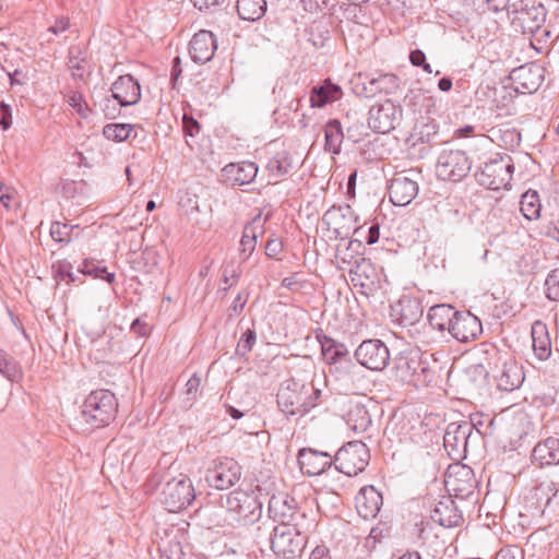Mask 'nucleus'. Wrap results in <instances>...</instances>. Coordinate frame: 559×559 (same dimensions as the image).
<instances>
[{"label":"nucleus","mask_w":559,"mask_h":559,"mask_svg":"<svg viewBox=\"0 0 559 559\" xmlns=\"http://www.w3.org/2000/svg\"><path fill=\"white\" fill-rule=\"evenodd\" d=\"M441 369L433 354H424L419 349H405L393 358L394 377L415 388L436 383Z\"/></svg>","instance_id":"obj_1"},{"label":"nucleus","mask_w":559,"mask_h":559,"mask_svg":"<svg viewBox=\"0 0 559 559\" xmlns=\"http://www.w3.org/2000/svg\"><path fill=\"white\" fill-rule=\"evenodd\" d=\"M219 504L226 509V518L215 521V526L247 527L262 516V502L253 490L235 489L221 496Z\"/></svg>","instance_id":"obj_2"},{"label":"nucleus","mask_w":559,"mask_h":559,"mask_svg":"<svg viewBox=\"0 0 559 559\" xmlns=\"http://www.w3.org/2000/svg\"><path fill=\"white\" fill-rule=\"evenodd\" d=\"M307 531L294 525H275L272 528L264 522L257 527V539H265L276 556L290 559L299 556L307 544Z\"/></svg>","instance_id":"obj_3"},{"label":"nucleus","mask_w":559,"mask_h":559,"mask_svg":"<svg viewBox=\"0 0 559 559\" xmlns=\"http://www.w3.org/2000/svg\"><path fill=\"white\" fill-rule=\"evenodd\" d=\"M118 413L116 395L106 389L92 391L84 400L81 417L92 428L109 426Z\"/></svg>","instance_id":"obj_4"},{"label":"nucleus","mask_w":559,"mask_h":559,"mask_svg":"<svg viewBox=\"0 0 559 559\" xmlns=\"http://www.w3.org/2000/svg\"><path fill=\"white\" fill-rule=\"evenodd\" d=\"M514 164L506 153H492L481 165L477 166L474 178L486 189L499 190L507 188L512 180Z\"/></svg>","instance_id":"obj_5"},{"label":"nucleus","mask_w":559,"mask_h":559,"mask_svg":"<svg viewBox=\"0 0 559 559\" xmlns=\"http://www.w3.org/2000/svg\"><path fill=\"white\" fill-rule=\"evenodd\" d=\"M269 516L278 525H294L298 528H310L313 520L298 508L294 497L285 493L273 495L269 500Z\"/></svg>","instance_id":"obj_6"},{"label":"nucleus","mask_w":559,"mask_h":559,"mask_svg":"<svg viewBox=\"0 0 559 559\" xmlns=\"http://www.w3.org/2000/svg\"><path fill=\"white\" fill-rule=\"evenodd\" d=\"M370 461V452L362 441H349L334 455V467L346 476H356L364 472Z\"/></svg>","instance_id":"obj_7"},{"label":"nucleus","mask_w":559,"mask_h":559,"mask_svg":"<svg viewBox=\"0 0 559 559\" xmlns=\"http://www.w3.org/2000/svg\"><path fill=\"white\" fill-rule=\"evenodd\" d=\"M401 79L391 72L358 73L353 91L359 97L372 98L379 94L391 95L400 88Z\"/></svg>","instance_id":"obj_8"},{"label":"nucleus","mask_w":559,"mask_h":559,"mask_svg":"<svg viewBox=\"0 0 559 559\" xmlns=\"http://www.w3.org/2000/svg\"><path fill=\"white\" fill-rule=\"evenodd\" d=\"M309 388L307 382L295 377L285 380L276 394L278 409L289 418L290 416H305L306 394Z\"/></svg>","instance_id":"obj_9"},{"label":"nucleus","mask_w":559,"mask_h":559,"mask_svg":"<svg viewBox=\"0 0 559 559\" xmlns=\"http://www.w3.org/2000/svg\"><path fill=\"white\" fill-rule=\"evenodd\" d=\"M195 499L192 481L186 475L168 480L162 491L160 501L169 512H179Z\"/></svg>","instance_id":"obj_10"},{"label":"nucleus","mask_w":559,"mask_h":559,"mask_svg":"<svg viewBox=\"0 0 559 559\" xmlns=\"http://www.w3.org/2000/svg\"><path fill=\"white\" fill-rule=\"evenodd\" d=\"M420 178L416 169L395 173L388 186L390 201L396 206L408 205L418 194Z\"/></svg>","instance_id":"obj_11"},{"label":"nucleus","mask_w":559,"mask_h":559,"mask_svg":"<svg viewBox=\"0 0 559 559\" xmlns=\"http://www.w3.org/2000/svg\"><path fill=\"white\" fill-rule=\"evenodd\" d=\"M354 357L360 366L371 371L384 370L391 359L388 346L379 338L362 341L356 348Z\"/></svg>","instance_id":"obj_12"},{"label":"nucleus","mask_w":559,"mask_h":559,"mask_svg":"<svg viewBox=\"0 0 559 559\" xmlns=\"http://www.w3.org/2000/svg\"><path fill=\"white\" fill-rule=\"evenodd\" d=\"M468 157L461 150H443L438 156L437 175L443 180L461 181L471 171Z\"/></svg>","instance_id":"obj_13"},{"label":"nucleus","mask_w":559,"mask_h":559,"mask_svg":"<svg viewBox=\"0 0 559 559\" xmlns=\"http://www.w3.org/2000/svg\"><path fill=\"white\" fill-rule=\"evenodd\" d=\"M242 467L231 457H222L209 469L205 480L210 487L226 490L235 486L241 478Z\"/></svg>","instance_id":"obj_14"},{"label":"nucleus","mask_w":559,"mask_h":559,"mask_svg":"<svg viewBox=\"0 0 559 559\" xmlns=\"http://www.w3.org/2000/svg\"><path fill=\"white\" fill-rule=\"evenodd\" d=\"M402 112L401 105L391 99H385L383 103L370 107L368 126L377 133H389L401 120Z\"/></svg>","instance_id":"obj_15"},{"label":"nucleus","mask_w":559,"mask_h":559,"mask_svg":"<svg viewBox=\"0 0 559 559\" xmlns=\"http://www.w3.org/2000/svg\"><path fill=\"white\" fill-rule=\"evenodd\" d=\"M514 21L521 26L523 34L535 33L539 26H544L547 10L542 3L520 0L511 4Z\"/></svg>","instance_id":"obj_16"},{"label":"nucleus","mask_w":559,"mask_h":559,"mask_svg":"<svg viewBox=\"0 0 559 559\" xmlns=\"http://www.w3.org/2000/svg\"><path fill=\"white\" fill-rule=\"evenodd\" d=\"M297 463L302 475L314 477L334 466V456L326 451L301 448L297 453Z\"/></svg>","instance_id":"obj_17"},{"label":"nucleus","mask_w":559,"mask_h":559,"mask_svg":"<svg viewBox=\"0 0 559 559\" xmlns=\"http://www.w3.org/2000/svg\"><path fill=\"white\" fill-rule=\"evenodd\" d=\"M357 221L349 205H333L322 216V224L328 230H333L336 238H347L354 229L353 223Z\"/></svg>","instance_id":"obj_18"},{"label":"nucleus","mask_w":559,"mask_h":559,"mask_svg":"<svg viewBox=\"0 0 559 559\" xmlns=\"http://www.w3.org/2000/svg\"><path fill=\"white\" fill-rule=\"evenodd\" d=\"M545 69L536 63H526L510 73V80L514 85V91L518 94H533L535 93L544 81Z\"/></svg>","instance_id":"obj_19"},{"label":"nucleus","mask_w":559,"mask_h":559,"mask_svg":"<svg viewBox=\"0 0 559 559\" xmlns=\"http://www.w3.org/2000/svg\"><path fill=\"white\" fill-rule=\"evenodd\" d=\"M449 333L460 343L475 341L483 333L481 321L469 311L457 310Z\"/></svg>","instance_id":"obj_20"},{"label":"nucleus","mask_w":559,"mask_h":559,"mask_svg":"<svg viewBox=\"0 0 559 559\" xmlns=\"http://www.w3.org/2000/svg\"><path fill=\"white\" fill-rule=\"evenodd\" d=\"M111 97L120 107H128L141 100V85L131 74H123L111 84Z\"/></svg>","instance_id":"obj_21"},{"label":"nucleus","mask_w":559,"mask_h":559,"mask_svg":"<svg viewBox=\"0 0 559 559\" xmlns=\"http://www.w3.org/2000/svg\"><path fill=\"white\" fill-rule=\"evenodd\" d=\"M259 167L255 163L243 160L229 163L221 170L222 181L230 187L250 185L255 179Z\"/></svg>","instance_id":"obj_22"},{"label":"nucleus","mask_w":559,"mask_h":559,"mask_svg":"<svg viewBox=\"0 0 559 559\" xmlns=\"http://www.w3.org/2000/svg\"><path fill=\"white\" fill-rule=\"evenodd\" d=\"M216 50L217 38L211 31H199L189 43V55L195 63L204 64L211 61Z\"/></svg>","instance_id":"obj_23"},{"label":"nucleus","mask_w":559,"mask_h":559,"mask_svg":"<svg viewBox=\"0 0 559 559\" xmlns=\"http://www.w3.org/2000/svg\"><path fill=\"white\" fill-rule=\"evenodd\" d=\"M382 504V493L372 485L361 487L355 497L356 510L365 520L374 519Z\"/></svg>","instance_id":"obj_24"},{"label":"nucleus","mask_w":559,"mask_h":559,"mask_svg":"<svg viewBox=\"0 0 559 559\" xmlns=\"http://www.w3.org/2000/svg\"><path fill=\"white\" fill-rule=\"evenodd\" d=\"M466 421L450 423L443 436L444 448L455 461L465 459L464 440L469 435L466 433Z\"/></svg>","instance_id":"obj_25"},{"label":"nucleus","mask_w":559,"mask_h":559,"mask_svg":"<svg viewBox=\"0 0 559 559\" xmlns=\"http://www.w3.org/2000/svg\"><path fill=\"white\" fill-rule=\"evenodd\" d=\"M343 97L342 87L331 79H325L312 86L309 92V102L312 108H323Z\"/></svg>","instance_id":"obj_26"},{"label":"nucleus","mask_w":559,"mask_h":559,"mask_svg":"<svg viewBox=\"0 0 559 559\" xmlns=\"http://www.w3.org/2000/svg\"><path fill=\"white\" fill-rule=\"evenodd\" d=\"M500 391L512 392L520 388L525 379L523 367L514 359L504 360L495 376Z\"/></svg>","instance_id":"obj_27"},{"label":"nucleus","mask_w":559,"mask_h":559,"mask_svg":"<svg viewBox=\"0 0 559 559\" xmlns=\"http://www.w3.org/2000/svg\"><path fill=\"white\" fill-rule=\"evenodd\" d=\"M430 518L433 522L443 527L457 526L463 520L462 513L459 511L451 496H444L436 503L430 512Z\"/></svg>","instance_id":"obj_28"},{"label":"nucleus","mask_w":559,"mask_h":559,"mask_svg":"<svg viewBox=\"0 0 559 559\" xmlns=\"http://www.w3.org/2000/svg\"><path fill=\"white\" fill-rule=\"evenodd\" d=\"M317 338L321 346V354L326 364L334 365L344 361L354 367L349 350L344 343L326 334H317Z\"/></svg>","instance_id":"obj_29"},{"label":"nucleus","mask_w":559,"mask_h":559,"mask_svg":"<svg viewBox=\"0 0 559 559\" xmlns=\"http://www.w3.org/2000/svg\"><path fill=\"white\" fill-rule=\"evenodd\" d=\"M532 462L539 467L559 464V438L548 437L539 441L532 451Z\"/></svg>","instance_id":"obj_30"},{"label":"nucleus","mask_w":559,"mask_h":559,"mask_svg":"<svg viewBox=\"0 0 559 559\" xmlns=\"http://www.w3.org/2000/svg\"><path fill=\"white\" fill-rule=\"evenodd\" d=\"M391 316L395 317L401 325H413L423 316V309L418 300L403 297L391 307Z\"/></svg>","instance_id":"obj_31"},{"label":"nucleus","mask_w":559,"mask_h":559,"mask_svg":"<svg viewBox=\"0 0 559 559\" xmlns=\"http://www.w3.org/2000/svg\"><path fill=\"white\" fill-rule=\"evenodd\" d=\"M557 493L558 488L554 481L540 483L533 487L526 497L527 506L534 508L537 513L544 514Z\"/></svg>","instance_id":"obj_32"},{"label":"nucleus","mask_w":559,"mask_h":559,"mask_svg":"<svg viewBox=\"0 0 559 559\" xmlns=\"http://www.w3.org/2000/svg\"><path fill=\"white\" fill-rule=\"evenodd\" d=\"M354 286L371 289L377 282V271L370 259L359 257L355 265L348 269Z\"/></svg>","instance_id":"obj_33"},{"label":"nucleus","mask_w":559,"mask_h":559,"mask_svg":"<svg viewBox=\"0 0 559 559\" xmlns=\"http://www.w3.org/2000/svg\"><path fill=\"white\" fill-rule=\"evenodd\" d=\"M531 335L535 357L540 361L547 360L551 355V341L547 324L542 320H536L532 324Z\"/></svg>","instance_id":"obj_34"},{"label":"nucleus","mask_w":559,"mask_h":559,"mask_svg":"<svg viewBox=\"0 0 559 559\" xmlns=\"http://www.w3.org/2000/svg\"><path fill=\"white\" fill-rule=\"evenodd\" d=\"M293 168L294 163L289 151L282 150L275 152L265 165L270 178L267 183H277L283 177L288 175Z\"/></svg>","instance_id":"obj_35"},{"label":"nucleus","mask_w":559,"mask_h":559,"mask_svg":"<svg viewBox=\"0 0 559 559\" xmlns=\"http://www.w3.org/2000/svg\"><path fill=\"white\" fill-rule=\"evenodd\" d=\"M457 313V310L448 304H439L430 307L427 314V320L432 330L439 332H450L452 322Z\"/></svg>","instance_id":"obj_36"},{"label":"nucleus","mask_w":559,"mask_h":559,"mask_svg":"<svg viewBox=\"0 0 559 559\" xmlns=\"http://www.w3.org/2000/svg\"><path fill=\"white\" fill-rule=\"evenodd\" d=\"M263 228L259 215L245 225L240 238V258L242 261H247L254 252L258 237L263 234Z\"/></svg>","instance_id":"obj_37"},{"label":"nucleus","mask_w":559,"mask_h":559,"mask_svg":"<svg viewBox=\"0 0 559 559\" xmlns=\"http://www.w3.org/2000/svg\"><path fill=\"white\" fill-rule=\"evenodd\" d=\"M489 146V136L479 134L474 136L473 141L469 142L464 150H462L465 153V156L468 157L467 162L471 163V168L474 165L477 168L478 165H481L484 160L488 158V156L491 154L488 150Z\"/></svg>","instance_id":"obj_38"},{"label":"nucleus","mask_w":559,"mask_h":559,"mask_svg":"<svg viewBox=\"0 0 559 559\" xmlns=\"http://www.w3.org/2000/svg\"><path fill=\"white\" fill-rule=\"evenodd\" d=\"M2 210H5L7 215L2 212V219L5 218L7 224L13 225L15 219L23 215L21 198L16 190L11 187H5L2 183Z\"/></svg>","instance_id":"obj_39"},{"label":"nucleus","mask_w":559,"mask_h":559,"mask_svg":"<svg viewBox=\"0 0 559 559\" xmlns=\"http://www.w3.org/2000/svg\"><path fill=\"white\" fill-rule=\"evenodd\" d=\"M489 132L491 133L489 140L491 139L498 141L499 145L506 147L507 150H515L520 146L522 141L521 132L510 123L492 127Z\"/></svg>","instance_id":"obj_40"},{"label":"nucleus","mask_w":559,"mask_h":559,"mask_svg":"<svg viewBox=\"0 0 559 559\" xmlns=\"http://www.w3.org/2000/svg\"><path fill=\"white\" fill-rule=\"evenodd\" d=\"M237 13L243 21L255 22L267 11L266 0H237Z\"/></svg>","instance_id":"obj_41"},{"label":"nucleus","mask_w":559,"mask_h":559,"mask_svg":"<svg viewBox=\"0 0 559 559\" xmlns=\"http://www.w3.org/2000/svg\"><path fill=\"white\" fill-rule=\"evenodd\" d=\"M324 150L331 154H340L344 140L343 128L338 119H330L324 126Z\"/></svg>","instance_id":"obj_42"},{"label":"nucleus","mask_w":559,"mask_h":559,"mask_svg":"<svg viewBox=\"0 0 559 559\" xmlns=\"http://www.w3.org/2000/svg\"><path fill=\"white\" fill-rule=\"evenodd\" d=\"M346 423L352 430L364 432L372 421L368 409L364 405L356 404L348 411Z\"/></svg>","instance_id":"obj_43"},{"label":"nucleus","mask_w":559,"mask_h":559,"mask_svg":"<svg viewBox=\"0 0 559 559\" xmlns=\"http://www.w3.org/2000/svg\"><path fill=\"white\" fill-rule=\"evenodd\" d=\"M520 211L528 219H537L540 216L542 203L539 194L535 190H527L522 194L520 201Z\"/></svg>","instance_id":"obj_44"},{"label":"nucleus","mask_w":559,"mask_h":559,"mask_svg":"<svg viewBox=\"0 0 559 559\" xmlns=\"http://www.w3.org/2000/svg\"><path fill=\"white\" fill-rule=\"evenodd\" d=\"M331 39V29L329 23L324 21H316L309 28V41L316 48H323Z\"/></svg>","instance_id":"obj_45"},{"label":"nucleus","mask_w":559,"mask_h":559,"mask_svg":"<svg viewBox=\"0 0 559 559\" xmlns=\"http://www.w3.org/2000/svg\"><path fill=\"white\" fill-rule=\"evenodd\" d=\"M135 126L130 123H107L103 128V135L112 142H123L130 138Z\"/></svg>","instance_id":"obj_46"},{"label":"nucleus","mask_w":559,"mask_h":559,"mask_svg":"<svg viewBox=\"0 0 559 559\" xmlns=\"http://www.w3.org/2000/svg\"><path fill=\"white\" fill-rule=\"evenodd\" d=\"M75 228H79V226L55 221L50 225L49 234L51 239L62 248L71 242Z\"/></svg>","instance_id":"obj_47"},{"label":"nucleus","mask_w":559,"mask_h":559,"mask_svg":"<svg viewBox=\"0 0 559 559\" xmlns=\"http://www.w3.org/2000/svg\"><path fill=\"white\" fill-rule=\"evenodd\" d=\"M450 484L454 483H467V487H453V490L461 493L469 495L473 491V488L475 487V476L474 472L471 467L462 465L457 466V472L455 475H450Z\"/></svg>","instance_id":"obj_48"},{"label":"nucleus","mask_w":559,"mask_h":559,"mask_svg":"<svg viewBox=\"0 0 559 559\" xmlns=\"http://www.w3.org/2000/svg\"><path fill=\"white\" fill-rule=\"evenodd\" d=\"M158 551L164 559H185L181 543L177 536L173 539H163L158 543Z\"/></svg>","instance_id":"obj_49"},{"label":"nucleus","mask_w":559,"mask_h":559,"mask_svg":"<svg viewBox=\"0 0 559 559\" xmlns=\"http://www.w3.org/2000/svg\"><path fill=\"white\" fill-rule=\"evenodd\" d=\"M242 270L240 264L236 262H229L222 266V281L226 284V287L223 288L224 292H227L230 287L235 286L239 278L241 277Z\"/></svg>","instance_id":"obj_50"},{"label":"nucleus","mask_w":559,"mask_h":559,"mask_svg":"<svg viewBox=\"0 0 559 559\" xmlns=\"http://www.w3.org/2000/svg\"><path fill=\"white\" fill-rule=\"evenodd\" d=\"M2 376L11 383H19L23 378V371L17 361L2 356Z\"/></svg>","instance_id":"obj_51"},{"label":"nucleus","mask_w":559,"mask_h":559,"mask_svg":"<svg viewBox=\"0 0 559 559\" xmlns=\"http://www.w3.org/2000/svg\"><path fill=\"white\" fill-rule=\"evenodd\" d=\"M367 224L354 227L353 234L357 237L364 238L366 243L373 245L378 242L380 237V225L379 223H371L368 227Z\"/></svg>","instance_id":"obj_52"},{"label":"nucleus","mask_w":559,"mask_h":559,"mask_svg":"<svg viewBox=\"0 0 559 559\" xmlns=\"http://www.w3.org/2000/svg\"><path fill=\"white\" fill-rule=\"evenodd\" d=\"M257 341L254 329H247L240 336L235 354L239 357H246L252 350Z\"/></svg>","instance_id":"obj_53"},{"label":"nucleus","mask_w":559,"mask_h":559,"mask_svg":"<svg viewBox=\"0 0 559 559\" xmlns=\"http://www.w3.org/2000/svg\"><path fill=\"white\" fill-rule=\"evenodd\" d=\"M102 271H104L103 262L92 258L84 259L76 269V273L82 276H92L94 278H98Z\"/></svg>","instance_id":"obj_54"},{"label":"nucleus","mask_w":559,"mask_h":559,"mask_svg":"<svg viewBox=\"0 0 559 559\" xmlns=\"http://www.w3.org/2000/svg\"><path fill=\"white\" fill-rule=\"evenodd\" d=\"M545 295L551 301H559V269L548 273L545 280Z\"/></svg>","instance_id":"obj_55"},{"label":"nucleus","mask_w":559,"mask_h":559,"mask_svg":"<svg viewBox=\"0 0 559 559\" xmlns=\"http://www.w3.org/2000/svg\"><path fill=\"white\" fill-rule=\"evenodd\" d=\"M307 386L309 388V390H307L305 407L301 409L305 412V415L308 414L314 407L319 406L324 401L322 391L316 388L312 381L307 382Z\"/></svg>","instance_id":"obj_56"},{"label":"nucleus","mask_w":559,"mask_h":559,"mask_svg":"<svg viewBox=\"0 0 559 559\" xmlns=\"http://www.w3.org/2000/svg\"><path fill=\"white\" fill-rule=\"evenodd\" d=\"M466 426H467L466 433H469V435L464 440L465 441V445H464L465 456L467 455L471 448L476 449L480 444V442L485 436L491 435V431H488V429H485L484 432L475 431L474 424L466 421Z\"/></svg>","instance_id":"obj_57"},{"label":"nucleus","mask_w":559,"mask_h":559,"mask_svg":"<svg viewBox=\"0 0 559 559\" xmlns=\"http://www.w3.org/2000/svg\"><path fill=\"white\" fill-rule=\"evenodd\" d=\"M81 51L79 49H71L68 56V66L73 70L74 79H82L85 71L84 62L85 58H80Z\"/></svg>","instance_id":"obj_58"},{"label":"nucleus","mask_w":559,"mask_h":559,"mask_svg":"<svg viewBox=\"0 0 559 559\" xmlns=\"http://www.w3.org/2000/svg\"><path fill=\"white\" fill-rule=\"evenodd\" d=\"M466 421L474 424V430L479 432H484L485 429L492 432V427L495 425V418L484 414H474L469 417V420Z\"/></svg>","instance_id":"obj_59"},{"label":"nucleus","mask_w":559,"mask_h":559,"mask_svg":"<svg viewBox=\"0 0 559 559\" xmlns=\"http://www.w3.org/2000/svg\"><path fill=\"white\" fill-rule=\"evenodd\" d=\"M73 265L68 260H58L52 264V271L55 278L58 282H66L68 277H71Z\"/></svg>","instance_id":"obj_60"},{"label":"nucleus","mask_w":559,"mask_h":559,"mask_svg":"<svg viewBox=\"0 0 559 559\" xmlns=\"http://www.w3.org/2000/svg\"><path fill=\"white\" fill-rule=\"evenodd\" d=\"M200 385L201 378L197 373H193L187 381L185 390L186 402L189 403V405H192L197 401Z\"/></svg>","instance_id":"obj_61"},{"label":"nucleus","mask_w":559,"mask_h":559,"mask_svg":"<svg viewBox=\"0 0 559 559\" xmlns=\"http://www.w3.org/2000/svg\"><path fill=\"white\" fill-rule=\"evenodd\" d=\"M182 131L185 136L193 138L201 131V124L192 115L185 112L182 116Z\"/></svg>","instance_id":"obj_62"},{"label":"nucleus","mask_w":559,"mask_h":559,"mask_svg":"<svg viewBox=\"0 0 559 559\" xmlns=\"http://www.w3.org/2000/svg\"><path fill=\"white\" fill-rule=\"evenodd\" d=\"M530 35L533 37L532 46L536 50H540L543 48L542 45L546 44L551 37V29L544 25L539 26L535 33H530Z\"/></svg>","instance_id":"obj_63"},{"label":"nucleus","mask_w":559,"mask_h":559,"mask_svg":"<svg viewBox=\"0 0 559 559\" xmlns=\"http://www.w3.org/2000/svg\"><path fill=\"white\" fill-rule=\"evenodd\" d=\"M249 294L248 293H238L237 296L234 298L231 305L228 308V317H237L242 311L243 308L248 301Z\"/></svg>","instance_id":"obj_64"}]
</instances>
